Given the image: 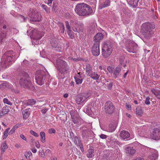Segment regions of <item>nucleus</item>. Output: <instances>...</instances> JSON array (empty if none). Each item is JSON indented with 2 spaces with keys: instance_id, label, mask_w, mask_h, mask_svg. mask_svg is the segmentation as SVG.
Segmentation results:
<instances>
[{
  "instance_id": "34",
  "label": "nucleus",
  "mask_w": 160,
  "mask_h": 160,
  "mask_svg": "<svg viewBox=\"0 0 160 160\" xmlns=\"http://www.w3.org/2000/svg\"><path fill=\"white\" fill-rule=\"evenodd\" d=\"M51 44L52 47L55 48L58 46V43L54 39H51Z\"/></svg>"
},
{
  "instance_id": "26",
  "label": "nucleus",
  "mask_w": 160,
  "mask_h": 160,
  "mask_svg": "<svg viewBox=\"0 0 160 160\" xmlns=\"http://www.w3.org/2000/svg\"><path fill=\"white\" fill-rule=\"evenodd\" d=\"M22 115L24 119L28 118L30 114V112L28 109H26L22 111Z\"/></svg>"
},
{
  "instance_id": "43",
  "label": "nucleus",
  "mask_w": 160,
  "mask_h": 160,
  "mask_svg": "<svg viewBox=\"0 0 160 160\" xmlns=\"http://www.w3.org/2000/svg\"><path fill=\"white\" fill-rule=\"evenodd\" d=\"M74 78L77 84H79L82 83V78H80L76 77H75Z\"/></svg>"
},
{
  "instance_id": "18",
  "label": "nucleus",
  "mask_w": 160,
  "mask_h": 160,
  "mask_svg": "<svg viewBox=\"0 0 160 160\" xmlns=\"http://www.w3.org/2000/svg\"><path fill=\"white\" fill-rule=\"evenodd\" d=\"M120 136L122 139H125L130 137V134L128 131L123 130L120 132Z\"/></svg>"
},
{
  "instance_id": "27",
  "label": "nucleus",
  "mask_w": 160,
  "mask_h": 160,
  "mask_svg": "<svg viewBox=\"0 0 160 160\" xmlns=\"http://www.w3.org/2000/svg\"><path fill=\"white\" fill-rule=\"evenodd\" d=\"M151 91L158 98L160 99V90L153 89L151 90Z\"/></svg>"
},
{
  "instance_id": "63",
  "label": "nucleus",
  "mask_w": 160,
  "mask_h": 160,
  "mask_svg": "<svg viewBox=\"0 0 160 160\" xmlns=\"http://www.w3.org/2000/svg\"><path fill=\"white\" fill-rule=\"evenodd\" d=\"M78 77L79 78L82 79L83 77L81 76V75L82 74V73H81V72H79L78 73Z\"/></svg>"
},
{
  "instance_id": "29",
  "label": "nucleus",
  "mask_w": 160,
  "mask_h": 160,
  "mask_svg": "<svg viewBox=\"0 0 160 160\" xmlns=\"http://www.w3.org/2000/svg\"><path fill=\"white\" fill-rule=\"evenodd\" d=\"M129 4L133 7H136L138 6L139 0H128Z\"/></svg>"
},
{
  "instance_id": "20",
  "label": "nucleus",
  "mask_w": 160,
  "mask_h": 160,
  "mask_svg": "<svg viewBox=\"0 0 160 160\" xmlns=\"http://www.w3.org/2000/svg\"><path fill=\"white\" fill-rule=\"evenodd\" d=\"M59 78L63 79L65 78L64 75L65 73H67V69L65 68L59 69Z\"/></svg>"
},
{
  "instance_id": "12",
  "label": "nucleus",
  "mask_w": 160,
  "mask_h": 160,
  "mask_svg": "<svg viewBox=\"0 0 160 160\" xmlns=\"http://www.w3.org/2000/svg\"><path fill=\"white\" fill-rule=\"evenodd\" d=\"M56 63L59 70V69H62L64 68L67 69V70H68L67 68V64L65 61L59 58H58L56 60Z\"/></svg>"
},
{
  "instance_id": "17",
  "label": "nucleus",
  "mask_w": 160,
  "mask_h": 160,
  "mask_svg": "<svg viewBox=\"0 0 160 160\" xmlns=\"http://www.w3.org/2000/svg\"><path fill=\"white\" fill-rule=\"evenodd\" d=\"M122 67L121 65H118L114 69L113 74V77L114 78H116L120 74Z\"/></svg>"
},
{
  "instance_id": "8",
  "label": "nucleus",
  "mask_w": 160,
  "mask_h": 160,
  "mask_svg": "<svg viewBox=\"0 0 160 160\" xmlns=\"http://www.w3.org/2000/svg\"><path fill=\"white\" fill-rule=\"evenodd\" d=\"M70 23L72 30L75 32L78 33L83 32L84 28L82 26L79 25L76 22L72 20L70 21Z\"/></svg>"
},
{
  "instance_id": "46",
  "label": "nucleus",
  "mask_w": 160,
  "mask_h": 160,
  "mask_svg": "<svg viewBox=\"0 0 160 160\" xmlns=\"http://www.w3.org/2000/svg\"><path fill=\"white\" fill-rule=\"evenodd\" d=\"M124 59L125 57L124 56H122L120 57L119 58V62L120 64V65H121V66H122Z\"/></svg>"
},
{
  "instance_id": "30",
  "label": "nucleus",
  "mask_w": 160,
  "mask_h": 160,
  "mask_svg": "<svg viewBox=\"0 0 160 160\" xmlns=\"http://www.w3.org/2000/svg\"><path fill=\"white\" fill-rule=\"evenodd\" d=\"M94 150L92 148H90L88 150L87 156L88 158H91L94 156Z\"/></svg>"
},
{
  "instance_id": "36",
  "label": "nucleus",
  "mask_w": 160,
  "mask_h": 160,
  "mask_svg": "<svg viewBox=\"0 0 160 160\" xmlns=\"http://www.w3.org/2000/svg\"><path fill=\"white\" fill-rule=\"evenodd\" d=\"M136 113L137 115L139 116H142V112L141 107H138L136 108Z\"/></svg>"
},
{
  "instance_id": "51",
  "label": "nucleus",
  "mask_w": 160,
  "mask_h": 160,
  "mask_svg": "<svg viewBox=\"0 0 160 160\" xmlns=\"http://www.w3.org/2000/svg\"><path fill=\"white\" fill-rule=\"evenodd\" d=\"M30 133L35 137H38L39 136L38 134L37 133L35 132L32 130L30 131Z\"/></svg>"
},
{
  "instance_id": "56",
  "label": "nucleus",
  "mask_w": 160,
  "mask_h": 160,
  "mask_svg": "<svg viewBox=\"0 0 160 160\" xmlns=\"http://www.w3.org/2000/svg\"><path fill=\"white\" fill-rule=\"evenodd\" d=\"M16 129L15 128V127H13L12 129L10 130V131L9 132V134H12L13 133L15 132V131L16 130Z\"/></svg>"
},
{
  "instance_id": "33",
  "label": "nucleus",
  "mask_w": 160,
  "mask_h": 160,
  "mask_svg": "<svg viewBox=\"0 0 160 160\" xmlns=\"http://www.w3.org/2000/svg\"><path fill=\"white\" fill-rule=\"evenodd\" d=\"M158 157V152H155L152 153L150 156V158L152 160H156Z\"/></svg>"
},
{
  "instance_id": "2",
  "label": "nucleus",
  "mask_w": 160,
  "mask_h": 160,
  "mask_svg": "<svg viewBox=\"0 0 160 160\" xmlns=\"http://www.w3.org/2000/svg\"><path fill=\"white\" fill-rule=\"evenodd\" d=\"M75 11L79 16H85L90 15L92 12L91 7L84 3L78 4L75 7Z\"/></svg>"
},
{
  "instance_id": "35",
  "label": "nucleus",
  "mask_w": 160,
  "mask_h": 160,
  "mask_svg": "<svg viewBox=\"0 0 160 160\" xmlns=\"http://www.w3.org/2000/svg\"><path fill=\"white\" fill-rule=\"evenodd\" d=\"M9 107L8 106H5L3 107L2 110V113L4 114H6L8 113L9 112Z\"/></svg>"
},
{
  "instance_id": "10",
  "label": "nucleus",
  "mask_w": 160,
  "mask_h": 160,
  "mask_svg": "<svg viewBox=\"0 0 160 160\" xmlns=\"http://www.w3.org/2000/svg\"><path fill=\"white\" fill-rule=\"evenodd\" d=\"M89 95L87 93H82L77 97L76 102L78 104L82 103L89 97Z\"/></svg>"
},
{
  "instance_id": "7",
  "label": "nucleus",
  "mask_w": 160,
  "mask_h": 160,
  "mask_svg": "<svg viewBox=\"0 0 160 160\" xmlns=\"http://www.w3.org/2000/svg\"><path fill=\"white\" fill-rule=\"evenodd\" d=\"M29 15L32 21L39 22L41 20V16L36 9L30 10Z\"/></svg>"
},
{
  "instance_id": "11",
  "label": "nucleus",
  "mask_w": 160,
  "mask_h": 160,
  "mask_svg": "<svg viewBox=\"0 0 160 160\" xmlns=\"http://www.w3.org/2000/svg\"><path fill=\"white\" fill-rule=\"evenodd\" d=\"M0 89L2 90L10 89L12 91L17 93L15 91L13 86L6 81H3L0 84Z\"/></svg>"
},
{
  "instance_id": "32",
  "label": "nucleus",
  "mask_w": 160,
  "mask_h": 160,
  "mask_svg": "<svg viewBox=\"0 0 160 160\" xmlns=\"http://www.w3.org/2000/svg\"><path fill=\"white\" fill-rule=\"evenodd\" d=\"M8 146L7 145L6 141H5L4 142L2 143L1 147V150L2 153L4 152L5 151L6 149L8 148Z\"/></svg>"
},
{
  "instance_id": "62",
  "label": "nucleus",
  "mask_w": 160,
  "mask_h": 160,
  "mask_svg": "<svg viewBox=\"0 0 160 160\" xmlns=\"http://www.w3.org/2000/svg\"><path fill=\"white\" fill-rule=\"evenodd\" d=\"M20 138H22L23 140L27 141V139L23 135V134H21L20 135Z\"/></svg>"
},
{
  "instance_id": "24",
  "label": "nucleus",
  "mask_w": 160,
  "mask_h": 160,
  "mask_svg": "<svg viewBox=\"0 0 160 160\" xmlns=\"http://www.w3.org/2000/svg\"><path fill=\"white\" fill-rule=\"evenodd\" d=\"M32 38L40 39L42 36L39 34V32L37 30H34L32 32V35H31Z\"/></svg>"
},
{
  "instance_id": "22",
  "label": "nucleus",
  "mask_w": 160,
  "mask_h": 160,
  "mask_svg": "<svg viewBox=\"0 0 160 160\" xmlns=\"http://www.w3.org/2000/svg\"><path fill=\"white\" fill-rule=\"evenodd\" d=\"M87 76L90 77L94 80H98L99 79L100 75H98L97 72H92L88 75Z\"/></svg>"
},
{
  "instance_id": "13",
  "label": "nucleus",
  "mask_w": 160,
  "mask_h": 160,
  "mask_svg": "<svg viewBox=\"0 0 160 160\" xmlns=\"http://www.w3.org/2000/svg\"><path fill=\"white\" fill-rule=\"evenodd\" d=\"M92 52L94 56H98L100 54L99 44L94 43L92 48Z\"/></svg>"
},
{
  "instance_id": "52",
  "label": "nucleus",
  "mask_w": 160,
  "mask_h": 160,
  "mask_svg": "<svg viewBox=\"0 0 160 160\" xmlns=\"http://www.w3.org/2000/svg\"><path fill=\"white\" fill-rule=\"evenodd\" d=\"M39 155L42 158H45V155L44 153V152L42 150L41 151H39Z\"/></svg>"
},
{
  "instance_id": "40",
  "label": "nucleus",
  "mask_w": 160,
  "mask_h": 160,
  "mask_svg": "<svg viewBox=\"0 0 160 160\" xmlns=\"http://www.w3.org/2000/svg\"><path fill=\"white\" fill-rule=\"evenodd\" d=\"M41 7L45 10L47 13H50V8L48 7L46 5L44 4H42L41 5Z\"/></svg>"
},
{
  "instance_id": "50",
  "label": "nucleus",
  "mask_w": 160,
  "mask_h": 160,
  "mask_svg": "<svg viewBox=\"0 0 160 160\" xmlns=\"http://www.w3.org/2000/svg\"><path fill=\"white\" fill-rule=\"evenodd\" d=\"M150 98L148 96L147 97L146 99V100L145 101V104L147 105H149L150 104Z\"/></svg>"
},
{
  "instance_id": "60",
  "label": "nucleus",
  "mask_w": 160,
  "mask_h": 160,
  "mask_svg": "<svg viewBox=\"0 0 160 160\" xmlns=\"http://www.w3.org/2000/svg\"><path fill=\"white\" fill-rule=\"evenodd\" d=\"M45 153L46 154H48V155L50 156V155H51V152L49 149H47L45 151Z\"/></svg>"
},
{
  "instance_id": "28",
  "label": "nucleus",
  "mask_w": 160,
  "mask_h": 160,
  "mask_svg": "<svg viewBox=\"0 0 160 160\" xmlns=\"http://www.w3.org/2000/svg\"><path fill=\"white\" fill-rule=\"evenodd\" d=\"M110 3V0H105L103 3L101 4L100 6L101 9L109 6Z\"/></svg>"
},
{
  "instance_id": "1",
  "label": "nucleus",
  "mask_w": 160,
  "mask_h": 160,
  "mask_svg": "<svg viewBox=\"0 0 160 160\" xmlns=\"http://www.w3.org/2000/svg\"><path fill=\"white\" fill-rule=\"evenodd\" d=\"M16 54L12 51L6 52L2 58L1 65L4 68H6L14 62L16 59Z\"/></svg>"
},
{
  "instance_id": "6",
  "label": "nucleus",
  "mask_w": 160,
  "mask_h": 160,
  "mask_svg": "<svg viewBox=\"0 0 160 160\" xmlns=\"http://www.w3.org/2000/svg\"><path fill=\"white\" fill-rule=\"evenodd\" d=\"M46 77L45 72L43 70L37 71L35 75V79L37 83L40 85H42L44 82Z\"/></svg>"
},
{
  "instance_id": "16",
  "label": "nucleus",
  "mask_w": 160,
  "mask_h": 160,
  "mask_svg": "<svg viewBox=\"0 0 160 160\" xmlns=\"http://www.w3.org/2000/svg\"><path fill=\"white\" fill-rule=\"evenodd\" d=\"M153 138L156 140L160 139V130L158 128H155L153 132Z\"/></svg>"
},
{
  "instance_id": "54",
  "label": "nucleus",
  "mask_w": 160,
  "mask_h": 160,
  "mask_svg": "<svg viewBox=\"0 0 160 160\" xmlns=\"http://www.w3.org/2000/svg\"><path fill=\"white\" fill-rule=\"evenodd\" d=\"M68 34L70 36V38L71 39H73L74 37V35L73 34L72 32V30H71V31H68Z\"/></svg>"
},
{
  "instance_id": "53",
  "label": "nucleus",
  "mask_w": 160,
  "mask_h": 160,
  "mask_svg": "<svg viewBox=\"0 0 160 160\" xmlns=\"http://www.w3.org/2000/svg\"><path fill=\"white\" fill-rule=\"evenodd\" d=\"M57 51L59 52H62L63 50V48L62 47L57 46V48H55Z\"/></svg>"
},
{
  "instance_id": "42",
  "label": "nucleus",
  "mask_w": 160,
  "mask_h": 160,
  "mask_svg": "<svg viewBox=\"0 0 160 160\" xmlns=\"http://www.w3.org/2000/svg\"><path fill=\"white\" fill-rule=\"evenodd\" d=\"M84 111L88 115H91L92 114V111L91 108L88 107L85 108L84 109Z\"/></svg>"
},
{
  "instance_id": "55",
  "label": "nucleus",
  "mask_w": 160,
  "mask_h": 160,
  "mask_svg": "<svg viewBox=\"0 0 160 160\" xmlns=\"http://www.w3.org/2000/svg\"><path fill=\"white\" fill-rule=\"evenodd\" d=\"M48 132L50 134L55 133L56 132V130L53 128H51L49 129Z\"/></svg>"
},
{
  "instance_id": "44",
  "label": "nucleus",
  "mask_w": 160,
  "mask_h": 160,
  "mask_svg": "<svg viewBox=\"0 0 160 160\" xmlns=\"http://www.w3.org/2000/svg\"><path fill=\"white\" fill-rule=\"evenodd\" d=\"M39 39H34L33 38V40H32V44L33 45H38L39 43Z\"/></svg>"
},
{
  "instance_id": "31",
  "label": "nucleus",
  "mask_w": 160,
  "mask_h": 160,
  "mask_svg": "<svg viewBox=\"0 0 160 160\" xmlns=\"http://www.w3.org/2000/svg\"><path fill=\"white\" fill-rule=\"evenodd\" d=\"M36 101L33 99H29L26 101L25 104L27 105H32L35 104Z\"/></svg>"
},
{
  "instance_id": "23",
  "label": "nucleus",
  "mask_w": 160,
  "mask_h": 160,
  "mask_svg": "<svg viewBox=\"0 0 160 160\" xmlns=\"http://www.w3.org/2000/svg\"><path fill=\"white\" fill-rule=\"evenodd\" d=\"M93 72L91 66L89 64L87 63L86 66V74L87 76Z\"/></svg>"
},
{
  "instance_id": "5",
  "label": "nucleus",
  "mask_w": 160,
  "mask_h": 160,
  "mask_svg": "<svg viewBox=\"0 0 160 160\" xmlns=\"http://www.w3.org/2000/svg\"><path fill=\"white\" fill-rule=\"evenodd\" d=\"M113 46V43L110 41H106L104 42L102 52L103 58H106L110 56L112 52Z\"/></svg>"
},
{
  "instance_id": "45",
  "label": "nucleus",
  "mask_w": 160,
  "mask_h": 160,
  "mask_svg": "<svg viewBox=\"0 0 160 160\" xmlns=\"http://www.w3.org/2000/svg\"><path fill=\"white\" fill-rule=\"evenodd\" d=\"M72 121L75 124L79 122V116L78 117H77L74 118H72Z\"/></svg>"
},
{
  "instance_id": "58",
  "label": "nucleus",
  "mask_w": 160,
  "mask_h": 160,
  "mask_svg": "<svg viewBox=\"0 0 160 160\" xmlns=\"http://www.w3.org/2000/svg\"><path fill=\"white\" fill-rule=\"evenodd\" d=\"M30 137L31 138L30 140V144L31 145H34V143L35 142V139L32 137Z\"/></svg>"
},
{
  "instance_id": "3",
  "label": "nucleus",
  "mask_w": 160,
  "mask_h": 160,
  "mask_svg": "<svg viewBox=\"0 0 160 160\" xmlns=\"http://www.w3.org/2000/svg\"><path fill=\"white\" fill-rule=\"evenodd\" d=\"M155 28V25L153 23H145L142 25L141 32L145 38L149 39L152 34V31Z\"/></svg>"
},
{
  "instance_id": "19",
  "label": "nucleus",
  "mask_w": 160,
  "mask_h": 160,
  "mask_svg": "<svg viewBox=\"0 0 160 160\" xmlns=\"http://www.w3.org/2000/svg\"><path fill=\"white\" fill-rule=\"evenodd\" d=\"M116 128V125L111 124L109 125L108 127L106 128L105 130L108 132H112L115 131Z\"/></svg>"
},
{
  "instance_id": "47",
  "label": "nucleus",
  "mask_w": 160,
  "mask_h": 160,
  "mask_svg": "<svg viewBox=\"0 0 160 160\" xmlns=\"http://www.w3.org/2000/svg\"><path fill=\"white\" fill-rule=\"evenodd\" d=\"M65 25L66 26V28L67 29V30L68 31H71V27L69 25V22L66 21L65 22Z\"/></svg>"
},
{
  "instance_id": "48",
  "label": "nucleus",
  "mask_w": 160,
  "mask_h": 160,
  "mask_svg": "<svg viewBox=\"0 0 160 160\" xmlns=\"http://www.w3.org/2000/svg\"><path fill=\"white\" fill-rule=\"evenodd\" d=\"M3 102L4 103H6L9 105H12V103L9 101L7 98H4L3 100Z\"/></svg>"
},
{
  "instance_id": "38",
  "label": "nucleus",
  "mask_w": 160,
  "mask_h": 160,
  "mask_svg": "<svg viewBox=\"0 0 160 160\" xmlns=\"http://www.w3.org/2000/svg\"><path fill=\"white\" fill-rule=\"evenodd\" d=\"M90 131L88 129H84L82 130V135L83 137H85L88 136L89 134Z\"/></svg>"
},
{
  "instance_id": "37",
  "label": "nucleus",
  "mask_w": 160,
  "mask_h": 160,
  "mask_svg": "<svg viewBox=\"0 0 160 160\" xmlns=\"http://www.w3.org/2000/svg\"><path fill=\"white\" fill-rule=\"evenodd\" d=\"M70 114L71 115L72 118H74L79 116L77 112L75 110L71 111L70 112Z\"/></svg>"
},
{
  "instance_id": "59",
  "label": "nucleus",
  "mask_w": 160,
  "mask_h": 160,
  "mask_svg": "<svg viewBox=\"0 0 160 160\" xmlns=\"http://www.w3.org/2000/svg\"><path fill=\"white\" fill-rule=\"evenodd\" d=\"M99 137L102 139H104L107 138V136L105 134H101L99 135Z\"/></svg>"
},
{
  "instance_id": "57",
  "label": "nucleus",
  "mask_w": 160,
  "mask_h": 160,
  "mask_svg": "<svg viewBox=\"0 0 160 160\" xmlns=\"http://www.w3.org/2000/svg\"><path fill=\"white\" fill-rule=\"evenodd\" d=\"M107 70L110 73H112L113 71V68L110 66L108 67Z\"/></svg>"
},
{
  "instance_id": "39",
  "label": "nucleus",
  "mask_w": 160,
  "mask_h": 160,
  "mask_svg": "<svg viewBox=\"0 0 160 160\" xmlns=\"http://www.w3.org/2000/svg\"><path fill=\"white\" fill-rule=\"evenodd\" d=\"M40 134L41 137V141L42 142H44L45 141V132H40Z\"/></svg>"
},
{
  "instance_id": "61",
  "label": "nucleus",
  "mask_w": 160,
  "mask_h": 160,
  "mask_svg": "<svg viewBox=\"0 0 160 160\" xmlns=\"http://www.w3.org/2000/svg\"><path fill=\"white\" fill-rule=\"evenodd\" d=\"M60 24L61 25V28H62L61 32L63 33L64 32V25L62 23H60Z\"/></svg>"
},
{
  "instance_id": "4",
  "label": "nucleus",
  "mask_w": 160,
  "mask_h": 160,
  "mask_svg": "<svg viewBox=\"0 0 160 160\" xmlns=\"http://www.w3.org/2000/svg\"><path fill=\"white\" fill-rule=\"evenodd\" d=\"M19 75L21 77L19 80L20 86L22 87L29 88L32 84L28 74L23 71L20 72Z\"/></svg>"
},
{
  "instance_id": "25",
  "label": "nucleus",
  "mask_w": 160,
  "mask_h": 160,
  "mask_svg": "<svg viewBox=\"0 0 160 160\" xmlns=\"http://www.w3.org/2000/svg\"><path fill=\"white\" fill-rule=\"evenodd\" d=\"M136 152L135 150L132 147H128L126 149V152L127 153L132 155L134 154Z\"/></svg>"
},
{
  "instance_id": "21",
  "label": "nucleus",
  "mask_w": 160,
  "mask_h": 160,
  "mask_svg": "<svg viewBox=\"0 0 160 160\" xmlns=\"http://www.w3.org/2000/svg\"><path fill=\"white\" fill-rule=\"evenodd\" d=\"M87 76L90 77L94 80H98L99 79L100 75H98L97 72H92L88 75Z\"/></svg>"
},
{
  "instance_id": "9",
  "label": "nucleus",
  "mask_w": 160,
  "mask_h": 160,
  "mask_svg": "<svg viewBox=\"0 0 160 160\" xmlns=\"http://www.w3.org/2000/svg\"><path fill=\"white\" fill-rule=\"evenodd\" d=\"M115 107L112 102L108 101L105 104V112L106 113L111 114L114 112Z\"/></svg>"
},
{
  "instance_id": "64",
  "label": "nucleus",
  "mask_w": 160,
  "mask_h": 160,
  "mask_svg": "<svg viewBox=\"0 0 160 160\" xmlns=\"http://www.w3.org/2000/svg\"><path fill=\"white\" fill-rule=\"evenodd\" d=\"M36 146L38 148H39L40 147V145L39 144L38 142H35Z\"/></svg>"
},
{
  "instance_id": "15",
  "label": "nucleus",
  "mask_w": 160,
  "mask_h": 160,
  "mask_svg": "<svg viewBox=\"0 0 160 160\" xmlns=\"http://www.w3.org/2000/svg\"><path fill=\"white\" fill-rule=\"evenodd\" d=\"M136 45L135 43H130L126 46V50L130 52L135 53L136 49L134 48V46Z\"/></svg>"
},
{
  "instance_id": "41",
  "label": "nucleus",
  "mask_w": 160,
  "mask_h": 160,
  "mask_svg": "<svg viewBox=\"0 0 160 160\" xmlns=\"http://www.w3.org/2000/svg\"><path fill=\"white\" fill-rule=\"evenodd\" d=\"M10 129V128H8L5 131L4 133V135H3V139H6V138L8 136V135L9 134V132H8V131Z\"/></svg>"
},
{
  "instance_id": "14",
  "label": "nucleus",
  "mask_w": 160,
  "mask_h": 160,
  "mask_svg": "<svg viewBox=\"0 0 160 160\" xmlns=\"http://www.w3.org/2000/svg\"><path fill=\"white\" fill-rule=\"evenodd\" d=\"M103 38V35L102 33L101 32L97 33L93 38L94 43L97 44L98 43V44H100L99 42L102 40Z\"/></svg>"
},
{
  "instance_id": "49",
  "label": "nucleus",
  "mask_w": 160,
  "mask_h": 160,
  "mask_svg": "<svg viewBox=\"0 0 160 160\" xmlns=\"http://www.w3.org/2000/svg\"><path fill=\"white\" fill-rule=\"evenodd\" d=\"M32 153L31 152H28L27 154L25 155V157L28 159H30V157L32 156Z\"/></svg>"
}]
</instances>
